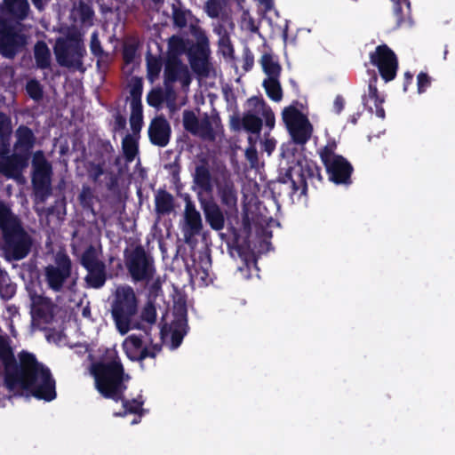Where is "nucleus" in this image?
Segmentation results:
<instances>
[{
  "instance_id": "nucleus-40",
  "label": "nucleus",
  "mask_w": 455,
  "mask_h": 455,
  "mask_svg": "<svg viewBox=\"0 0 455 455\" xmlns=\"http://www.w3.org/2000/svg\"><path fill=\"white\" fill-rule=\"evenodd\" d=\"M194 180L195 182L202 188L205 190H209L211 188L210 173L204 165L202 164L196 166Z\"/></svg>"
},
{
  "instance_id": "nucleus-50",
  "label": "nucleus",
  "mask_w": 455,
  "mask_h": 455,
  "mask_svg": "<svg viewBox=\"0 0 455 455\" xmlns=\"http://www.w3.org/2000/svg\"><path fill=\"white\" fill-rule=\"evenodd\" d=\"M430 84V78L424 73L418 76V91L419 93L423 92Z\"/></svg>"
},
{
  "instance_id": "nucleus-54",
  "label": "nucleus",
  "mask_w": 455,
  "mask_h": 455,
  "mask_svg": "<svg viewBox=\"0 0 455 455\" xmlns=\"http://www.w3.org/2000/svg\"><path fill=\"white\" fill-rule=\"evenodd\" d=\"M246 156L251 162H255L257 160V152L252 144L249 148H247Z\"/></svg>"
},
{
  "instance_id": "nucleus-10",
  "label": "nucleus",
  "mask_w": 455,
  "mask_h": 455,
  "mask_svg": "<svg viewBox=\"0 0 455 455\" xmlns=\"http://www.w3.org/2000/svg\"><path fill=\"white\" fill-rule=\"evenodd\" d=\"M28 43V37L20 24L10 25L0 20V53L12 58Z\"/></svg>"
},
{
  "instance_id": "nucleus-25",
  "label": "nucleus",
  "mask_w": 455,
  "mask_h": 455,
  "mask_svg": "<svg viewBox=\"0 0 455 455\" xmlns=\"http://www.w3.org/2000/svg\"><path fill=\"white\" fill-rule=\"evenodd\" d=\"M202 207L210 226L216 230L224 227V216L220 207L213 202H202Z\"/></svg>"
},
{
  "instance_id": "nucleus-62",
  "label": "nucleus",
  "mask_w": 455,
  "mask_h": 455,
  "mask_svg": "<svg viewBox=\"0 0 455 455\" xmlns=\"http://www.w3.org/2000/svg\"><path fill=\"white\" fill-rule=\"evenodd\" d=\"M14 292V289L12 287H10V294L9 297H11Z\"/></svg>"
},
{
  "instance_id": "nucleus-32",
  "label": "nucleus",
  "mask_w": 455,
  "mask_h": 455,
  "mask_svg": "<svg viewBox=\"0 0 455 455\" xmlns=\"http://www.w3.org/2000/svg\"><path fill=\"white\" fill-rule=\"evenodd\" d=\"M35 59L38 68H46L50 66L51 52L48 46L44 42H38L35 45Z\"/></svg>"
},
{
  "instance_id": "nucleus-58",
  "label": "nucleus",
  "mask_w": 455,
  "mask_h": 455,
  "mask_svg": "<svg viewBox=\"0 0 455 455\" xmlns=\"http://www.w3.org/2000/svg\"><path fill=\"white\" fill-rule=\"evenodd\" d=\"M261 4H263L266 10H269L272 7L271 0H258Z\"/></svg>"
},
{
  "instance_id": "nucleus-2",
  "label": "nucleus",
  "mask_w": 455,
  "mask_h": 455,
  "mask_svg": "<svg viewBox=\"0 0 455 455\" xmlns=\"http://www.w3.org/2000/svg\"><path fill=\"white\" fill-rule=\"evenodd\" d=\"M139 298L132 287L122 284L116 288L110 302V312L117 331L125 335L140 329V324L133 317L139 311Z\"/></svg>"
},
{
  "instance_id": "nucleus-4",
  "label": "nucleus",
  "mask_w": 455,
  "mask_h": 455,
  "mask_svg": "<svg viewBox=\"0 0 455 455\" xmlns=\"http://www.w3.org/2000/svg\"><path fill=\"white\" fill-rule=\"evenodd\" d=\"M184 129L206 141H213L221 133V124L217 116L207 115L198 117L193 111L185 110L182 115Z\"/></svg>"
},
{
  "instance_id": "nucleus-29",
  "label": "nucleus",
  "mask_w": 455,
  "mask_h": 455,
  "mask_svg": "<svg viewBox=\"0 0 455 455\" xmlns=\"http://www.w3.org/2000/svg\"><path fill=\"white\" fill-rule=\"evenodd\" d=\"M155 202L156 210L159 214H168L173 210V197L165 191H158Z\"/></svg>"
},
{
  "instance_id": "nucleus-19",
  "label": "nucleus",
  "mask_w": 455,
  "mask_h": 455,
  "mask_svg": "<svg viewBox=\"0 0 455 455\" xmlns=\"http://www.w3.org/2000/svg\"><path fill=\"white\" fill-rule=\"evenodd\" d=\"M14 137V153L28 157V153L36 143V136L34 135L32 130L27 126L21 125L15 131Z\"/></svg>"
},
{
  "instance_id": "nucleus-45",
  "label": "nucleus",
  "mask_w": 455,
  "mask_h": 455,
  "mask_svg": "<svg viewBox=\"0 0 455 455\" xmlns=\"http://www.w3.org/2000/svg\"><path fill=\"white\" fill-rule=\"evenodd\" d=\"M241 26L243 29L250 32L255 33L258 31V26L256 25L253 18L248 12H243Z\"/></svg>"
},
{
  "instance_id": "nucleus-63",
  "label": "nucleus",
  "mask_w": 455,
  "mask_h": 455,
  "mask_svg": "<svg viewBox=\"0 0 455 455\" xmlns=\"http://www.w3.org/2000/svg\"><path fill=\"white\" fill-rule=\"evenodd\" d=\"M119 123H120L121 125H124L125 121L124 119H120Z\"/></svg>"
},
{
  "instance_id": "nucleus-48",
  "label": "nucleus",
  "mask_w": 455,
  "mask_h": 455,
  "mask_svg": "<svg viewBox=\"0 0 455 455\" xmlns=\"http://www.w3.org/2000/svg\"><path fill=\"white\" fill-rule=\"evenodd\" d=\"M27 92L33 99H39L42 96V90L36 81H29L27 84Z\"/></svg>"
},
{
  "instance_id": "nucleus-17",
  "label": "nucleus",
  "mask_w": 455,
  "mask_h": 455,
  "mask_svg": "<svg viewBox=\"0 0 455 455\" xmlns=\"http://www.w3.org/2000/svg\"><path fill=\"white\" fill-rule=\"evenodd\" d=\"M165 79L168 82L180 81L184 85H188L190 83V76L187 66H185L178 57H168L165 69Z\"/></svg>"
},
{
  "instance_id": "nucleus-18",
  "label": "nucleus",
  "mask_w": 455,
  "mask_h": 455,
  "mask_svg": "<svg viewBox=\"0 0 455 455\" xmlns=\"http://www.w3.org/2000/svg\"><path fill=\"white\" fill-rule=\"evenodd\" d=\"M123 347L131 360H142L148 356L154 357L159 350L155 347L154 351L151 352L148 348H144L141 339L136 335L128 336L123 342Z\"/></svg>"
},
{
  "instance_id": "nucleus-46",
  "label": "nucleus",
  "mask_w": 455,
  "mask_h": 455,
  "mask_svg": "<svg viewBox=\"0 0 455 455\" xmlns=\"http://www.w3.org/2000/svg\"><path fill=\"white\" fill-rule=\"evenodd\" d=\"M124 414L126 412H131V413H137L140 408H141V405H142V403L141 402H139L137 400H132L131 402H124ZM115 415L116 416H122L124 415V413H121V412H117V413H115Z\"/></svg>"
},
{
  "instance_id": "nucleus-23",
  "label": "nucleus",
  "mask_w": 455,
  "mask_h": 455,
  "mask_svg": "<svg viewBox=\"0 0 455 455\" xmlns=\"http://www.w3.org/2000/svg\"><path fill=\"white\" fill-rule=\"evenodd\" d=\"M313 163L304 156H299L296 164L290 167L289 175L293 181L301 182L313 174Z\"/></svg>"
},
{
  "instance_id": "nucleus-61",
  "label": "nucleus",
  "mask_w": 455,
  "mask_h": 455,
  "mask_svg": "<svg viewBox=\"0 0 455 455\" xmlns=\"http://www.w3.org/2000/svg\"><path fill=\"white\" fill-rule=\"evenodd\" d=\"M220 44L222 45H227L228 44V38L226 36H222L220 39Z\"/></svg>"
},
{
  "instance_id": "nucleus-56",
  "label": "nucleus",
  "mask_w": 455,
  "mask_h": 455,
  "mask_svg": "<svg viewBox=\"0 0 455 455\" xmlns=\"http://www.w3.org/2000/svg\"><path fill=\"white\" fill-rule=\"evenodd\" d=\"M102 174V170L99 166H93L90 170V176L96 180Z\"/></svg>"
},
{
  "instance_id": "nucleus-33",
  "label": "nucleus",
  "mask_w": 455,
  "mask_h": 455,
  "mask_svg": "<svg viewBox=\"0 0 455 455\" xmlns=\"http://www.w3.org/2000/svg\"><path fill=\"white\" fill-rule=\"evenodd\" d=\"M263 87L267 95L274 101L279 102L283 98V91L279 78H265Z\"/></svg>"
},
{
  "instance_id": "nucleus-30",
  "label": "nucleus",
  "mask_w": 455,
  "mask_h": 455,
  "mask_svg": "<svg viewBox=\"0 0 455 455\" xmlns=\"http://www.w3.org/2000/svg\"><path fill=\"white\" fill-rule=\"evenodd\" d=\"M382 102L383 100L379 99L377 88L370 84L369 94L365 99V105L370 108L371 111H372L374 108L376 115L380 118H384L385 116V111L381 108Z\"/></svg>"
},
{
  "instance_id": "nucleus-55",
  "label": "nucleus",
  "mask_w": 455,
  "mask_h": 455,
  "mask_svg": "<svg viewBox=\"0 0 455 455\" xmlns=\"http://www.w3.org/2000/svg\"><path fill=\"white\" fill-rule=\"evenodd\" d=\"M344 107V100L340 97H337L333 103V108L337 113H340Z\"/></svg>"
},
{
  "instance_id": "nucleus-5",
  "label": "nucleus",
  "mask_w": 455,
  "mask_h": 455,
  "mask_svg": "<svg viewBox=\"0 0 455 455\" xmlns=\"http://www.w3.org/2000/svg\"><path fill=\"white\" fill-rule=\"evenodd\" d=\"M4 253L8 260H19L25 258L31 247V238L23 229L20 219L14 225L3 230Z\"/></svg>"
},
{
  "instance_id": "nucleus-38",
  "label": "nucleus",
  "mask_w": 455,
  "mask_h": 455,
  "mask_svg": "<svg viewBox=\"0 0 455 455\" xmlns=\"http://www.w3.org/2000/svg\"><path fill=\"white\" fill-rule=\"evenodd\" d=\"M82 263L85 268H92L104 265L100 259V251L94 247H89L82 257Z\"/></svg>"
},
{
  "instance_id": "nucleus-20",
  "label": "nucleus",
  "mask_w": 455,
  "mask_h": 455,
  "mask_svg": "<svg viewBox=\"0 0 455 455\" xmlns=\"http://www.w3.org/2000/svg\"><path fill=\"white\" fill-rule=\"evenodd\" d=\"M185 227L184 232L186 236H193L202 229V219L200 212L196 209L191 202H187L184 210Z\"/></svg>"
},
{
  "instance_id": "nucleus-27",
  "label": "nucleus",
  "mask_w": 455,
  "mask_h": 455,
  "mask_svg": "<svg viewBox=\"0 0 455 455\" xmlns=\"http://www.w3.org/2000/svg\"><path fill=\"white\" fill-rule=\"evenodd\" d=\"M248 103L249 105L253 106L254 111L257 114H259L264 117L266 125L269 127V129H273L275 123V115L265 101L259 98H251L248 100Z\"/></svg>"
},
{
  "instance_id": "nucleus-44",
  "label": "nucleus",
  "mask_w": 455,
  "mask_h": 455,
  "mask_svg": "<svg viewBox=\"0 0 455 455\" xmlns=\"http://www.w3.org/2000/svg\"><path fill=\"white\" fill-rule=\"evenodd\" d=\"M141 320L152 324L156 320V311L151 302H148L142 308L140 313Z\"/></svg>"
},
{
  "instance_id": "nucleus-8",
  "label": "nucleus",
  "mask_w": 455,
  "mask_h": 455,
  "mask_svg": "<svg viewBox=\"0 0 455 455\" xmlns=\"http://www.w3.org/2000/svg\"><path fill=\"white\" fill-rule=\"evenodd\" d=\"M10 143L0 142V174L7 179L23 184L24 170L28 167V158L19 154L9 155Z\"/></svg>"
},
{
  "instance_id": "nucleus-16",
  "label": "nucleus",
  "mask_w": 455,
  "mask_h": 455,
  "mask_svg": "<svg viewBox=\"0 0 455 455\" xmlns=\"http://www.w3.org/2000/svg\"><path fill=\"white\" fill-rule=\"evenodd\" d=\"M171 127L169 123L162 116L154 118L148 127L150 141L159 147H165L170 140Z\"/></svg>"
},
{
  "instance_id": "nucleus-7",
  "label": "nucleus",
  "mask_w": 455,
  "mask_h": 455,
  "mask_svg": "<svg viewBox=\"0 0 455 455\" xmlns=\"http://www.w3.org/2000/svg\"><path fill=\"white\" fill-rule=\"evenodd\" d=\"M72 263L63 251L54 255L53 261L44 269V279L47 286L54 291H61L70 278Z\"/></svg>"
},
{
  "instance_id": "nucleus-43",
  "label": "nucleus",
  "mask_w": 455,
  "mask_h": 455,
  "mask_svg": "<svg viewBox=\"0 0 455 455\" xmlns=\"http://www.w3.org/2000/svg\"><path fill=\"white\" fill-rule=\"evenodd\" d=\"M148 64V77L151 82H154L156 77H158L159 73L162 68L161 60L153 56H148L147 58Z\"/></svg>"
},
{
  "instance_id": "nucleus-37",
  "label": "nucleus",
  "mask_w": 455,
  "mask_h": 455,
  "mask_svg": "<svg viewBox=\"0 0 455 455\" xmlns=\"http://www.w3.org/2000/svg\"><path fill=\"white\" fill-rule=\"evenodd\" d=\"M123 150L127 162H132L138 153L136 135H127L123 140Z\"/></svg>"
},
{
  "instance_id": "nucleus-3",
  "label": "nucleus",
  "mask_w": 455,
  "mask_h": 455,
  "mask_svg": "<svg viewBox=\"0 0 455 455\" xmlns=\"http://www.w3.org/2000/svg\"><path fill=\"white\" fill-rule=\"evenodd\" d=\"M91 373L95 379L97 390L105 397L118 400L125 386L124 384L123 368L119 362L104 361L94 363Z\"/></svg>"
},
{
  "instance_id": "nucleus-34",
  "label": "nucleus",
  "mask_w": 455,
  "mask_h": 455,
  "mask_svg": "<svg viewBox=\"0 0 455 455\" xmlns=\"http://www.w3.org/2000/svg\"><path fill=\"white\" fill-rule=\"evenodd\" d=\"M86 269L88 270V275L85 279L88 284L93 288L101 287L106 280L105 265Z\"/></svg>"
},
{
  "instance_id": "nucleus-49",
  "label": "nucleus",
  "mask_w": 455,
  "mask_h": 455,
  "mask_svg": "<svg viewBox=\"0 0 455 455\" xmlns=\"http://www.w3.org/2000/svg\"><path fill=\"white\" fill-rule=\"evenodd\" d=\"M276 141L273 138H270L268 135H266L264 137V140H262V146L264 150L267 153L269 156L275 148Z\"/></svg>"
},
{
  "instance_id": "nucleus-35",
  "label": "nucleus",
  "mask_w": 455,
  "mask_h": 455,
  "mask_svg": "<svg viewBox=\"0 0 455 455\" xmlns=\"http://www.w3.org/2000/svg\"><path fill=\"white\" fill-rule=\"evenodd\" d=\"M19 218L12 212L10 206L0 201V229L3 231L14 225Z\"/></svg>"
},
{
  "instance_id": "nucleus-22",
  "label": "nucleus",
  "mask_w": 455,
  "mask_h": 455,
  "mask_svg": "<svg viewBox=\"0 0 455 455\" xmlns=\"http://www.w3.org/2000/svg\"><path fill=\"white\" fill-rule=\"evenodd\" d=\"M162 333L165 339H170L172 348L178 347L186 334V321L179 318L172 323L169 327H164Z\"/></svg>"
},
{
  "instance_id": "nucleus-52",
  "label": "nucleus",
  "mask_w": 455,
  "mask_h": 455,
  "mask_svg": "<svg viewBox=\"0 0 455 455\" xmlns=\"http://www.w3.org/2000/svg\"><path fill=\"white\" fill-rule=\"evenodd\" d=\"M174 23L180 27V28H183L186 26V19H185V16L183 13L181 12H176L174 13Z\"/></svg>"
},
{
  "instance_id": "nucleus-26",
  "label": "nucleus",
  "mask_w": 455,
  "mask_h": 455,
  "mask_svg": "<svg viewBox=\"0 0 455 455\" xmlns=\"http://www.w3.org/2000/svg\"><path fill=\"white\" fill-rule=\"evenodd\" d=\"M131 116L130 124L134 135L138 134L142 127L143 116L142 105L140 96L133 91L131 99Z\"/></svg>"
},
{
  "instance_id": "nucleus-28",
  "label": "nucleus",
  "mask_w": 455,
  "mask_h": 455,
  "mask_svg": "<svg viewBox=\"0 0 455 455\" xmlns=\"http://www.w3.org/2000/svg\"><path fill=\"white\" fill-rule=\"evenodd\" d=\"M260 63L267 76L266 78H279L281 67L272 55L264 54L261 57Z\"/></svg>"
},
{
  "instance_id": "nucleus-39",
  "label": "nucleus",
  "mask_w": 455,
  "mask_h": 455,
  "mask_svg": "<svg viewBox=\"0 0 455 455\" xmlns=\"http://www.w3.org/2000/svg\"><path fill=\"white\" fill-rule=\"evenodd\" d=\"M242 124L246 131L252 133H259L262 126L261 119L251 112L243 115Z\"/></svg>"
},
{
  "instance_id": "nucleus-60",
  "label": "nucleus",
  "mask_w": 455,
  "mask_h": 455,
  "mask_svg": "<svg viewBox=\"0 0 455 455\" xmlns=\"http://www.w3.org/2000/svg\"><path fill=\"white\" fill-rule=\"evenodd\" d=\"M36 7H37L39 10H42L44 7L42 0H32Z\"/></svg>"
},
{
  "instance_id": "nucleus-9",
  "label": "nucleus",
  "mask_w": 455,
  "mask_h": 455,
  "mask_svg": "<svg viewBox=\"0 0 455 455\" xmlns=\"http://www.w3.org/2000/svg\"><path fill=\"white\" fill-rule=\"evenodd\" d=\"M289 133L295 143L305 144L311 137L313 127L307 117L294 107H287L282 113Z\"/></svg>"
},
{
  "instance_id": "nucleus-12",
  "label": "nucleus",
  "mask_w": 455,
  "mask_h": 455,
  "mask_svg": "<svg viewBox=\"0 0 455 455\" xmlns=\"http://www.w3.org/2000/svg\"><path fill=\"white\" fill-rule=\"evenodd\" d=\"M55 55L60 65L80 68L85 50L78 41L59 40L55 45Z\"/></svg>"
},
{
  "instance_id": "nucleus-59",
  "label": "nucleus",
  "mask_w": 455,
  "mask_h": 455,
  "mask_svg": "<svg viewBox=\"0 0 455 455\" xmlns=\"http://www.w3.org/2000/svg\"><path fill=\"white\" fill-rule=\"evenodd\" d=\"M148 101L152 106H156L157 104V100L155 99V96L153 94L148 96Z\"/></svg>"
},
{
  "instance_id": "nucleus-11",
  "label": "nucleus",
  "mask_w": 455,
  "mask_h": 455,
  "mask_svg": "<svg viewBox=\"0 0 455 455\" xmlns=\"http://www.w3.org/2000/svg\"><path fill=\"white\" fill-rule=\"evenodd\" d=\"M125 265L134 282H148L156 271L153 259L141 247H137L129 253Z\"/></svg>"
},
{
  "instance_id": "nucleus-57",
  "label": "nucleus",
  "mask_w": 455,
  "mask_h": 455,
  "mask_svg": "<svg viewBox=\"0 0 455 455\" xmlns=\"http://www.w3.org/2000/svg\"><path fill=\"white\" fill-rule=\"evenodd\" d=\"M207 276L208 272L205 269H203L202 271L196 270V278L200 279L203 283L206 281Z\"/></svg>"
},
{
  "instance_id": "nucleus-1",
  "label": "nucleus",
  "mask_w": 455,
  "mask_h": 455,
  "mask_svg": "<svg viewBox=\"0 0 455 455\" xmlns=\"http://www.w3.org/2000/svg\"><path fill=\"white\" fill-rule=\"evenodd\" d=\"M19 360L20 365L16 367L12 341L6 333L0 331V363L4 367L6 385L10 388L19 386L29 389L41 399H54L55 385L49 370L26 351L19 354Z\"/></svg>"
},
{
  "instance_id": "nucleus-14",
  "label": "nucleus",
  "mask_w": 455,
  "mask_h": 455,
  "mask_svg": "<svg viewBox=\"0 0 455 455\" xmlns=\"http://www.w3.org/2000/svg\"><path fill=\"white\" fill-rule=\"evenodd\" d=\"M321 158L332 180L336 183L346 182L350 175L351 166L343 157L336 156L328 148H324L321 152Z\"/></svg>"
},
{
  "instance_id": "nucleus-21",
  "label": "nucleus",
  "mask_w": 455,
  "mask_h": 455,
  "mask_svg": "<svg viewBox=\"0 0 455 455\" xmlns=\"http://www.w3.org/2000/svg\"><path fill=\"white\" fill-rule=\"evenodd\" d=\"M208 57L209 52L204 47L197 49L191 56V68L200 76H209L212 71Z\"/></svg>"
},
{
  "instance_id": "nucleus-31",
  "label": "nucleus",
  "mask_w": 455,
  "mask_h": 455,
  "mask_svg": "<svg viewBox=\"0 0 455 455\" xmlns=\"http://www.w3.org/2000/svg\"><path fill=\"white\" fill-rule=\"evenodd\" d=\"M4 5L10 13L19 19H24L29 8L27 0H4Z\"/></svg>"
},
{
  "instance_id": "nucleus-15",
  "label": "nucleus",
  "mask_w": 455,
  "mask_h": 455,
  "mask_svg": "<svg viewBox=\"0 0 455 455\" xmlns=\"http://www.w3.org/2000/svg\"><path fill=\"white\" fill-rule=\"evenodd\" d=\"M30 298L33 324L43 327L52 320L55 306L49 299L42 295L31 294Z\"/></svg>"
},
{
  "instance_id": "nucleus-42",
  "label": "nucleus",
  "mask_w": 455,
  "mask_h": 455,
  "mask_svg": "<svg viewBox=\"0 0 455 455\" xmlns=\"http://www.w3.org/2000/svg\"><path fill=\"white\" fill-rule=\"evenodd\" d=\"M187 44L180 36H172L169 40V56L178 57L179 54L184 52L186 51Z\"/></svg>"
},
{
  "instance_id": "nucleus-13",
  "label": "nucleus",
  "mask_w": 455,
  "mask_h": 455,
  "mask_svg": "<svg viewBox=\"0 0 455 455\" xmlns=\"http://www.w3.org/2000/svg\"><path fill=\"white\" fill-rule=\"evenodd\" d=\"M371 61L377 66L381 76L390 81L395 76L397 61L395 53L387 46L379 45L371 54Z\"/></svg>"
},
{
  "instance_id": "nucleus-36",
  "label": "nucleus",
  "mask_w": 455,
  "mask_h": 455,
  "mask_svg": "<svg viewBox=\"0 0 455 455\" xmlns=\"http://www.w3.org/2000/svg\"><path fill=\"white\" fill-rule=\"evenodd\" d=\"M394 2V13L397 25L402 24L410 18V3L408 0H391Z\"/></svg>"
},
{
  "instance_id": "nucleus-53",
  "label": "nucleus",
  "mask_w": 455,
  "mask_h": 455,
  "mask_svg": "<svg viewBox=\"0 0 455 455\" xmlns=\"http://www.w3.org/2000/svg\"><path fill=\"white\" fill-rule=\"evenodd\" d=\"M91 48H92V51L95 54H100V42H99L96 35H93L92 37Z\"/></svg>"
},
{
  "instance_id": "nucleus-24",
  "label": "nucleus",
  "mask_w": 455,
  "mask_h": 455,
  "mask_svg": "<svg viewBox=\"0 0 455 455\" xmlns=\"http://www.w3.org/2000/svg\"><path fill=\"white\" fill-rule=\"evenodd\" d=\"M217 187L222 204L229 209L235 207L237 198L232 181L226 177H222L218 180Z\"/></svg>"
},
{
  "instance_id": "nucleus-51",
  "label": "nucleus",
  "mask_w": 455,
  "mask_h": 455,
  "mask_svg": "<svg viewBox=\"0 0 455 455\" xmlns=\"http://www.w3.org/2000/svg\"><path fill=\"white\" fill-rule=\"evenodd\" d=\"M135 56V50L133 47H125L124 51V59L126 63H131L133 61Z\"/></svg>"
},
{
  "instance_id": "nucleus-6",
  "label": "nucleus",
  "mask_w": 455,
  "mask_h": 455,
  "mask_svg": "<svg viewBox=\"0 0 455 455\" xmlns=\"http://www.w3.org/2000/svg\"><path fill=\"white\" fill-rule=\"evenodd\" d=\"M34 173L32 178L36 211L43 212L40 204L51 195L52 167L41 152H36L33 158Z\"/></svg>"
},
{
  "instance_id": "nucleus-64",
  "label": "nucleus",
  "mask_w": 455,
  "mask_h": 455,
  "mask_svg": "<svg viewBox=\"0 0 455 455\" xmlns=\"http://www.w3.org/2000/svg\"><path fill=\"white\" fill-rule=\"evenodd\" d=\"M137 422H138V420H137V419H134V420H132V424H135V423H137Z\"/></svg>"
},
{
  "instance_id": "nucleus-41",
  "label": "nucleus",
  "mask_w": 455,
  "mask_h": 455,
  "mask_svg": "<svg viewBox=\"0 0 455 455\" xmlns=\"http://www.w3.org/2000/svg\"><path fill=\"white\" fill-rule=\"evenodd\" d=\"M12 131V127L10 117L0 112V142L10 143L9 140Z\"/></svg>"
},
{
  "instance_id": "nucleus-47",
  "label": "nucleus",
  "mask_w": 455,
  "mask_h": 455,
  "mask_svg": "<svg viewBox=\"0 0 455 455\" xmlns=\"http://www.w3.org/2000/svg\"><path fill=\"white\" fill-rule=\"evenodd\" d=\"M208 15L212 18L218 17L220 12V4L217 0H208L205 5Z\"/></svg>"
}]
</instances>
